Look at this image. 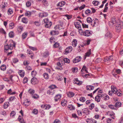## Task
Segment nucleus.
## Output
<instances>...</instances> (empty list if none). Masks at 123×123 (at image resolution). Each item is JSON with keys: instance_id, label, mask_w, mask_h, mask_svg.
<instances>
[{"instance_id": "nucleus-17", "label": "nucleus", "mask_w": 123, "mask_h": 123, "mask_svg": "<svg viewBox=\"0 0 123 123\" xmlns=\"http://www.w3.org/2000/svg\"><path fill=\"white\" fill-rule=\"evenodd\" d=\"M31 104V102L29 101H28V99H26L25 102H23V104L24 105L26 106H28Z\"/></svg>"}, {"instance_id": "nucleus-32", "label": "nucleus", "mask_w": 123, "mask_h": 123, "mask_svg": "<svg viewBox=\"0 0 123 123\" xmlns=\"http://www.w3.org/2000/svg\"><path fill=\"white\" fill-rule=\"evenodd\" d=\"M9 37L11 38L14 37V33L13 31H11L9 33Z\"/></svg>"}, {"instance_id": "nucleus-55", "label": "nucleus", "mask_w": 123, "mask_h": 123, "mask_svg": "<svg viewBox=\"0 0 123 123\" xmlns=\"http://www.w3.org/2000/svg\"><path fill=\"white\" fill-rule=\"evenodd\" d=\"M38 110L36 109H34L32 111V113L35 114H37L38 113Z\"/></svg>"}, {"instance_id": "nucleus-40", "label": "nucleus", "mask_w": 123, "mask_h": 123, "mask_svg": "<svg viewBox=\"0 0 123 123\" xmlns=\"http://www.w3.org/2000/svg\"><path fill=\"white\" fill-rule=\"evenodd\" d=\"M31 12L29 11L26 12L25 14V16H27L28 17L30 16L31 15Z\"/></svg>"}, {"instance_id": "nucleus-51", "label": "nucleus", "mask_w": 123, "mask_h": 123, "mask_svg": "<svg viewBox=\"0 0 123 123\" xmlns=\"http://www.w3.org/2000/svg\"><path fill=\"white\" fill-rule=\"evenodd\" d=\"M101 60L102 59L101 58H98L95 60V62L96 63H98L100 62L101 61Z\"/></svg>"}, {"instance_id": "nucleus-39", "label": "nucleus", "mask_w": 123, "mask_h": 123, "mask_svg": "<svg viewBox=\"0 0 123 123\" xmlns=\"http://www.w3.org/2000/svg\"><path fill=\"white\" fill-rule=\"evenodd\" d=\"M107 114L109 116H113L115 115V113L113 111H109L107 113Z\"/></svg>"}, {"instance_id": "nucleus-47", "label": "nucleus", "mask_w": 123, "mask_h": 123, "mask_svg": "<svg viewBox=\"0 0 123 123\" xmlns=\"http://www.w3.org/2000/svg\"><path fill=\"white\" fill-rule=\"evenodd\" d=\"M13 12V11L11 9H9L7 11V13L9 15L12 14Z\"/></svg>"}, {"instance_id": "nucleus-38", "label": "nucleus", "mask_w": 123, "mask_h": 123, "mask_svg": "<svg viewBox=\"0 0 123 123\" xmlns=\"http://www.w3.org/2000/svg\"><path fill=\"white\" fill-rule=\"evenodd\" d=\"M92 4L94 6H97L99 4L98 1L94 0L92 2Z\"/></svg>"}, {"instance_id": "nucleus-25", "label": "nucleus", "mask_w": 123, "mask_h": 123, "mask_svg": "<svg viewBox=\"0 0 123 123\" xmlns=\"http://www.w3.org/2000/svg\"><path fill=\"white\" fill-rule=\"evenodd\" d=\"M54 90L53 91V90L52 89H50L48 90L47 92V93L49 95H52L54 93Z\"/></svg>"}, {"instance_id": "nucleus-13", "label": "nucleus", "mask_w": 123, "mask_h": 123, "mask_svg": "<svg viewBox=\"0 0 123 123\" xmlns=\"http://www.w3.org/2000/svg\"><path fill=\"white\" fill-rule=\"evenodd\" d=\"M111 89L113 93L114 94H116L117 93V91H118L116 87L115 86H111Z\"/></svg>"}, {"instance_id": "nucleus-4", "label": "nucleus", "mask_w": 123, "mask_h": 123, "mask_svg": "<svg viewBox=\"0 0 123 123\" xmlns=\"http://www.w3.org/2000/svg\"><path fill=\"white\" fill-rule=\"evenodd\" d=\"M16 45V44L14 42H13L12 44H10L9 45L7 44L6 45H5L4 47V51L6 52L9 49H12L13 47H15Z\"/></svg>"}, {"instance_id": "nucleus-16", "label": "nucleus", "mask_w": 123, "mask_h": 123, "mask_svg": "<svg viewBox=\"0 0 123 123\" xmlns=\"http://www.w3.org/2000/svg\"><path fill=\"white\" fill-rule=\"evenodd\" d=\"M94 86L91 85H87L86 87V89L87 90H93Z\"/></svg>"}, {"instance_id": "nucleus-59", "label": "nucleus", "mask_w": 123, "mask_h": 123, "mask_svg": "<svg viewBox=\"0 0 123 123\" xmlns=\"http://www.w3.org/2000/svg\"><path fill=\"white\" fill-rule=\"evenodd\" d=\"M14 23L13 22H11L9 24L10 28L11 29H12L14 27Z\"/></svg>"}, {"instance_id": "nucleus-42", "label": "nucleus", "mask_w": 123, "mask_h": 123, "mask_svg": "<svg viewBox=\"0 0 123 123\" xmlns=\"http://www.w3.org/2000/svg\"><path fill=\"white\" fill-rule=\"evenodd\" d=\"M74 83L77 84L79 86L80 85L82 84V82L81 81H75V80H74L73 82Z\"/></svg>"}, {"instance_id": "nucleus-43", "label": "nucleus", "mask_w": 123, "mask_h": 123, "mask_svg": "<svg viewBox=\"0 0 123 123\" xmlns=\"http://www.w3.org/2000/svg\"><path fill=\"white\" fill-rule=\"evenodd\" d=\"M94 25H93V26H94L96 25V26L98 24V19H96L94 21Z\"/></svg>"}, {"instance_id": "nucleus-35", "label": "nucleus", "mask_w": 123, "mask_h": 123, "mask_svg": "<svg viewBox=\"0 0 123 123\" xmlns=\"http://www.w3.org/2000/svg\"><path fill=\"white\" fill-rule=\"evenodd\" d=\"M18 30L19 32H21L23 30V27L22 26H20L18 27Z\"/></svg>"}, {"instance_id": "nucleus-63", "label": "nucleus", "mask_w": 123, "mask_h": 123, "mask_svg": "<svg viewBox=\"0 0 123 123\" xmlns=\"http://www.w3.org/2000/svg\"><path fill=\"white\" fill-rule=\"evenodd\" d=\"M15 111H12L10 113V116H11L13 117L15 115Z\"/></svg>"}, {"instance_id": "nucleus-8", "label": "nucleus", "mask_w": 123, "mask_h": 123, "mask_svg": "<svg viewBox=\"0 0 123 123\" xmlns=\"http://www.w3.org/2000/svg\"><path fill=\"white\" fill-rule=\"evenodd\" d=\"M31 83L33 85H35L38 82V80L35 77H33L31 80Z\"/></svg>"}, {"instance_id": "nucleus-6", "label": "nucleus", "mask_w": 123, "mask_h": 123, "mask_svg": "<svg viewBox=\"0 0 123 123\" xmlns=\"http://www.w3.org/2000/svg\"><path fill=\"white\" fill-rule=\"evenodd\" d=\"M72 47L71 46H69L68 47L65 49V53H64V54H67L69 52H71L72 50Z\"/></svg>"}, {"instance_id": "nucleus-26", "label": "nucleus", "mask_w": 123, "mask_h": 123, "mask_svg": "<svg viewBox=\"0 0 123 123\" xmlns=\"http://www.w3.org/2000/svg\"><path fill=\"white\" fill-rule=\"evenodd\" d=\"M91 49H90L86 53L85 55L86 57H89L90 56L91 54Z\"/></svg>"}, {"instance_id": "nucleus-30", "label": "nucleus", "mask_w": 123, "mask_h": 123, "mask_svg": "<svg viewBox=\"0 0 123 123\" xmlns=\"http://www.w3.org/2000/svg\"><path fill=\"white\" fill-rule=\"evenodd\" d=\"M9 103L8 102H5L4 104L3 105L4 108L5 109H6L9 106Z\"/></svg>"}, {"instance_id": "nucleus-22", "label": "nucleus", "mask_w": 123, "mask_h": 123, "mask_svg": "<svg viewBox=\"0 0 123 123\" xmlns=\"http://www.w3.org/2000/svg\"><path fill=\"white\" fill-rule=\"evenodd\" d=\"M28 34V33L27 32H24L22 35V38L23 39L27 37Z\"/></svg>"}, {"instance_id": "nucleus-54", "label": "nucleus", "mask_w": 123, "mask_h": 123, "mask_svg": "<svg viewBox=\"0 0 123 123\" xmlns=\"http://www.w3.org/2000/svg\"><path fill=\"white\" fill-rule=\"evenodd\" d=\"M80 101L83 102L85 101L86 99L84 97H81L80 98Z\"/></svg>"}, {"instance_id": "nucleus-34", "label": "nucleus", "mask_w": 123, "mask_h": 123, "mask_svg": "<svg viewBox=\"0 0 123 123\" xmlns=\"http://www.w3.org/2000/svg\"><path fill=\"white\" fill-rule=\"evenodd\" d=\"M57 65L59 67H62L63 65V63L62 62V61H60L57 63Z\"/></svg>"}, {"instance_id": "nucleus-45", "label": "nucleus", "mask_w": 123, "mask_h": 123, "mask_svg": "<svg viewBox=\"0 0 123 123\" xmlns=\"http://www.w3.org/2000/svg\"><path fill=\"white\" fill-rule=\"evenodd\" d=\"M29 92L30 94H31L32 95H33V94L35 93V91L34 90L30 89L29 90Z\"/></svg>"}, {"instance_id": "nucleus-46", "label": "nucleus", "mask_w": 123, "mask_h": 123, "mask_svg": "<svg viewBox=\"0 0 123 123\" xmlns=\"http://www.w3.org/2000/svg\"><path fill=\"white\" fill-rule=\"evenodd\" d=\"M32 98L34 99H37L39 98V96L36 94H33L32 95Z\"/></svg>"}, {"instance_id": "nucleus-12", "label": "nucleus", "mask_w": 123, "mask_h": 123, "mask_svg": "<svg viewBox=\"0 0 123 123\" xmlns=\"http://www.w3.org/2000/svg\"><path fill=\"white\" fill-rule=\"evenodd\" d=\"M61 97V95L60 94H58L56 95L54 97V100L55 102L60 100Z\"/></svg>"}, {"instance_id": "nucleus-2", "label": "nucleus", "mask_w": 123, "mask_h": 123, "mask_svg": "<svg viewBox=\"0 0 123 123\" xmlns=\"http://www.w3.org/2000/svg\"><path fill=\"white\" fill-rule=\"evenodd\" d=\"M123 23L122 22L118 20L115 24V29L117 32L120 31L123 27Z\"/></svg>"}, {"instance_id": "nucleus-14", "label": "nucleus", "mask_w": 123, "mask_h": 123, "mask_svg": "<svg viewBox=\"0 0 123 123\" xmlns=\"http://www.w3.org/2000/svg\"><path fill=\"white\" fill-rule=\"evenodd\" d=\"M75 27L78 28L79 30H79H82L81 28V25L80 24V23L78 22H76L74 23Z\"/></svg>"}, {"instance_id": "nucleus-62", "label": "nucleus", "mask_w": 123, "mask_h": 123, "mask_svg": "<svg viewBox=\"0 0 123 123\" xmlns=\"http://www.w3.org/2000/svg\"><path fill=\"white\" fill-rule=\"evenodd\" d=\"M26 5L27 7H29L31 6V3L30 2L28 1L26 3Z\"/></svg>"}, {"instance_id": "nucleus-56", "label": "nucleus", "mask_w": 123, "mask_h": 123, "mask_svg": "<svg viewBox=\"0 0 123 123\" xmlns=\"http://www.w3.org/2000/svg\"><path fill=\"white\" fill-rule=\"evenodd\" d=\"M43 76L45 79H47L49 78L48 74L47 73H44Z\"/></svg>"}, {"instance_id": "nucleus-33", "label": "nucleus", "mask_w": 123, "mask_h": 123, "mask_svg": "<svg viewBox=\"0 0 123 123\" xmlns=\"http://www.w3.org/2000/svg\"><path fill=\"white\" fill-rule=\"evenodd\" d=\"M74 94V93L72 92H70L68 94V96L70 97H73Z\"/></svg>"}, {"instance_id": "nucleus-52", "label": "nucleus", "mask_w": 123, "mask_h": 123, "mask_svg": "<svg viewBox=\"0 0 123 123\" xmlns=\"http://www.w3.org/2000/svg\"><path fill=\"white\" fill-rule=\"evenodd\" d=\"M0 33L4 34H6V32L4 29L2 28L0 29Z\"/></svg>"}, {"instance_id": "nucleus-23", "label": "nucleus", "mask_w": 123, "mask_h": 123, "mask_svg": "<svg viewBox=\"0 0 123 123\" xmlns=\"http://www.w3.org/2000/svg\"><path fill=\"white\" fill-rule=\"evenodd\" d=\"M68 107L70 110H73L75 109V108L74 106L72 105H68Z\"/></svg>"}, {"instance_id": "nucleus-41", "label": "nucleus", "mask_w": 123, "mask_h": 123, "mask_svg": "<svg viewBox=\"0 0 123 123\" xmlns=\"http://www.w3.org/2000/svg\"><path fill=\"white\" fill-rule=\"evenodd\" d=\"M42 2L45 6H47L48 5V2L47 1V0H43Z\"/></svg>"}, {"instance_id": "nucleus-1", "label": "nucleus", "mask_w": 123, "mask_h": 123, "mask_svg": "<svg viewBox=\"0 0 123 123\" xmlns=\"http://www.w3.org/2000/svg\"><path fill=\"white\" fill-rule=\"evenodd\" d=\"M101 98L105 101L109 99V96L105 93H103L101 90L98 91L97 95L95 97V100L98 102H99L100 101Z\"/></svg>"}, {"instance_id": "nucleus-36", "label": "nucleus", "mask_w": 123, "mask_h": 123, "mask_svg": "<svg viewBox=\"0 0 123 123\" xmlns=\"http://www.w3.org/2000/svg\"><path fill=\"white\" fill-rule=\"evenodd\" d=\"M22 21L24 23H27V19L26 18H23L22 19Z\"/></svg>"}, {"instance_id": "nucleus-58", "label": "nucleus", "mask_w": 123, "mask_h": 123, "mask_svg": "<svg viewBox=\"0 0 123 123\" xmlns=\"http://www.w3.org/2000/svg\"><path fill=\"white\" fill-rule=\"evenodd\" d=\"M59 46V44L57 43H55L53 45V46L55 48H58Z\"/></svg>"}, {"instance_id": "nucleus-9", "label": "nucleus", "mask_w": 123, "mask_h": 123, "mask_svg": "<svg viewBox=\"0 0 123 123\" xmlns=\"http://www.w3.org/2000/svg\"><path fill=\"white\" fill-rule=\"evenodd\" d=\"M87 123H96L97 121L92 118H87L86 120Z\"/></svg>"}, {"instance_id": "nucleus-57", "label": "nucleus", "mask_w": 123, "mask_h": 123, "mask_svg": "<svg viewBox=\"0 0 123 123\" xmlns=\"http://www.w3.org/2000/svg\"><path fill=\"white\" fill-rule=\"evenodd\" d=\"M78 68L76 67L72 68V70L73 72H76L77 71Z\"/></svg>"}, {"instance_id": "nucleus-64", "label": "nucleus", "mask_w": 123, "mask_h": 123, "mask_svg": "<svg viewBox=\"0 0 123 123\" xmlns=\"http://www.w3.org/2000/svg\"><path fill=\"white\" fill-rule=\"evenodd\" d=\"M45 110H48L51 108V106L49 105H46Z\"/></svg>"}, {"instance_id": "nucleus-18", "label": "nucleus", "mask_w": 123, "mask_h": 123, "mask_svg": "<svg viewBox=\"0 0 123 123\" xmlns=\"http://www.w3.org/2000/svg\"><path fill=\"white\" fill-rule=\"evenodd\" d=\"M67 103V100L65 99H64L62 100L61 103V105L63 106H64L65 105H66Z\"/></svg>"}, {"instance_id": "nucleus-20", "label": "nucleus", "mask_w": 123, "mask_h": 123, "mask_svg": "<svg viewBox=\"0 0 123 123\" xmlns=\"http://www.w3.org/2000/svg\"><path fill=\"white\" fill-rule=\"evenodd\" d=\"M77 44V41L76 39H73L72 42V46L74 47H75Z\"/></svg>"}, {"instance_id": "nucleus-10", "label": "nucleus", "mask_w": 123, "mask_h": 123, "mask_svg": "<svg viewBox=\"0 0 123 123\" xmlns=\"http://www.w3.org/2000/svg\"><path fill=\"white\" fill-rule=\"evenodd\" d=\"M60 24L58 25H56V26L54 28H56V29L57 28L59 30H60L61 29L63 28V24L62 22H60Z\"/></svg>"}, {"instance_id": "nucleus-31", "label": "nucleus", "mask_w": 123, "mask_h": 123, "mask_svg": "<svg viewBox=\"0 0 123 123\" xmlns=\"http://www.w3.org/2000/svg\"><path fill=\"white\" fill-rule=\"evenodd\" d=\"M6 66L5 65H2L0 67L1 69L3 71H5L6 69Z\"/></svg>"}, {"instance_id": "nucleus-48", "label": "nucleus", "mask_w": 123, "mask_h": 123, "mask_svg": "<svg viewBox=\"0 0 123 123\" xmlns=\"http://www.w3.org/2000/svg\"><path fill=\"white\" fill-rule=\"evenodd\" d=\"M87 22L89 23H90L92 21V20L90 17H88L86 19Z\"/></svg>"}, {"instance_id": "nucleus-60", "label": "nucleus", "mask_w": 123, "mask_h": 123, "mask_svg": "<svg viewBox=\"0 0 123 123\" xmlns=\"http://www.w3.org/2000/svg\"><path fill=\"white\" fill-rule=\"evenodd\" d=\"M18 60L17 58H14L13 60V63H15L18 62Z\"/></svg>"}, {"instance_id": "nucleus-15", "label": "nucleus", "mask_w": 123, "mask_h": 123, "mask_svg": "<svg viewBox=\"0 0 123 123\" xmlns=\"http://www.w3.org/2000/svg\"><path fill=\"white\" fill-rule=\"evenodd\" d=\"M84 114L86 115H88L89 114V111L88 109L85 108L82 110Z\"/></svg>"}, {"instance_id": "nucleus-5", "label": "nucleus", "mask_w": 123, "mask_h": 123, "mask_svg": "<svg viewBox=\"0 0 123 123\" xmlns=\"http://www.w3.org/2000/svg\"><path fill=\"white\" fill-rule=\"evenodd\" d=\"M116 22L115 18H112L111 21L109 22V26L112 27L113 25H115L114 24H116Z\"/></svg>"}, {"instance_id": "nucleus-44", "label": "nucleus", "mask_w": 123, "mask_h": 123, "mask_svg": "<svg viewBox=\"0 0 123 123\" xmlns=\"http://www.w3.org/2000/svg\"><path fill=\"white\" fill-rule=\"evenodd\" d=\"M49 88L51 89H53L56 88H57L56 86L55 85H52L49 87Z\"/></svg>"}, {"instance_id": "nucleus-7", "label": "nucleus", "mask_w": 123, "mask_h": 123, "mask_svg": "<svg viewBox=\"0 0 123 123\" xmlns=\"http://www.w3.org/2000/svg\"><path fill=\"white\" fill-rule=\"evenodd\" d=\"M81 59V56H78L76 57L73 60V62L74 63H76L80 61Z\"/></svg>"}, {"instance_id": "nucleus-19", "label": "nucleus", "mask_w": 123, "mask_h": 123, "mask_svg": "<svg viewBox=\"0 0 123 123\" xmlns=\"http://www.w3.org/2000/svg\"><path fill=\"white\" fill-rule=\"evenodd\" d=\"M65 4V2L64 1H62L59 2L57 5V6L61 7L63 6Z\"/></svg>"}, {"instance_id": "nucleus-61", "label": "nucleus", "mask_w": 123, "mask_h": 123, "mask_svg": "<svg viewBox=\"0 0 123 123\" xmlns=\"http://www.w3.org/2000/svg\"><path fill=\"white\" fill-rule=\"evenodd\" d=\"M28 81V79L26 77H25L23 79V83H24L25 84L27 83Z\"/></svg>"}, {"instance_id": "nucleus-53", "label": "nucleus", "mask_w": 123, "mask_h": 123, "mask_svg": "<svg viewBox=\"0 0 123 123\" xmlns=\"http://www.w3.org/2000/svg\"><path fill=\"white\" fill-rule=\"evenodd\" d=\"M110 33L109 32H108L105 35V37H111Z\"/></svg>"}, {"instance_id": "nucleus-24", "label": "nucleus", "mask_w": 123, "mask_h": 123, "mask_svg": "<svg viewBox=\"0 0 123 123\" xmlns=\"http://www.w3.org/2000/svg\"><path fill=\"white\" fill-rule=\"evenodd\" d=\"M109 108L112 109L117 110V109L116 108L115 105H108Z\"/></svg>"}, {"instance_id": "nucleus-28", "label": "nucleus", "mask_w": 123, "mask_h": 123, "mask_svg": "<svg viewBox=\"0 0 123 123\" xmlns=\"http://www.w3.org/2000/svg\"><path fill=\"white\" fill-rule=\"evenodd\" d=\"M52 25V23L51 22H49L46 23L45 25V27L48 28L50 27Z\"/></svg>"}, {"instance_id": "nucleus-11", "label": "nucleus", "mask_w": 123, "mask_h": 123, "mask_svg": "<svg viewBox=\"0 0 123 123\" xmlns=\"http://www.w3.org/2000/svg\"><path fill=\"white\" fill-rule=\"evenodd\" d=\"M27 52L28 56L30 57L31 59H33L34 58V55L32 51L28 50L27 51Z\"/></svg>"}, {"instance_id": "nucleus-49", "label": "nucleus", "mask_w": 123, "mask_h": 123, "mask_svg": "<svg viewBox=\"0 0 123 123\" xmlns=\"http://www.w3.org/2000/svg\"><path fill=\"white\" fill-rule=\"evenodd\" d=\"M63 61L66 63H69L70 62V60L69 59L67 58H64Z\"/></svg>"}, {"instance_id": "nucleus-29", "label": "nucleus", "mask_w": 123, "mask_h": 123, "mask_svg": "<svg viewBox=\"0 0 123 123\" xmlns=\"http://www.w3.org/2000/svg\"><path fill=\"white\" fill-rule=\"evenodd\" d=\"M121 103L119 102H117L116 103L115 105V106L116 108L119 107L121 106Z\"/></svg>"}, {"instance_id": "nucleus-3", "label": "nucleus", "mask_w": 123, "mask_h": 123, "mask_svg": "<svg viewBox=\"0 0 123 123\" xmlns=\"http://www.w3.org/2000/svg\"><path fill=\"white\" fill-rule=\"evenodd\" d=\"M79 32L81 35L86 37H89L92 35V32L89 30H86L84 31L82 30H79Z\"/></svg>"}, {"instance_id": "nucleus-37", "label": "nucleus", "mask_w": 123, "mask_h": 123, "mask_svg": "<svg viewBox=\"0 0 123 123\" xmlns=\"http://www.w3.org/2000/svg\"><path fill=\"white\" fill-rule=\"evenodd\" d=\"M6 6V5L5 4V3H3L2 4L0 5V7L2 9V10L4 9Z\"/></svg>"}, {"instance_id": "nucleus-50", "label": "nucleus", "mask_w": 123, "mask_h": 123, "mask_svg": "<svg viewBox=\"0 0 123 123\" xmlns=\"http://www.w3.org/2000/svg\"><path fill=\"white\" fill-rule=\"evenodd\" d=\"M94 104L93 103H92L89 106V108L90 109L92 110L94 108Z\"/></svg>"}, {"instance_id": "nucleus-27", "label": "nucleus", "mask_w": 123, "mask_h": 123, "mask_svg": "<svg viewBox=\"0 0 123 123\" xmlns=\"http://www.w3.org/2000/svg\"><path fill=\"white\" fill-rule=\"evenodd\" d=\"M18 121H19V122L21 123H25L24 122V119L22 118V117H21L20 116H19L18 117Z\"/></svg>"}, {"instance_id": "nucleus-21", "label": "nucleus", "mask_w": 123, "mask_h": 123, "mask_svg": "<svg viewBox=\"0 0 123 123\" xmlns=\"http://www.w3.org/2000/svg\"><path fill=\"white\" fill-rule=\"evenodd\" d=\"M49 52L48 51H47L43 53V57L46 58L48 57L49 56Z\"/></svg>"}]
</instances>
